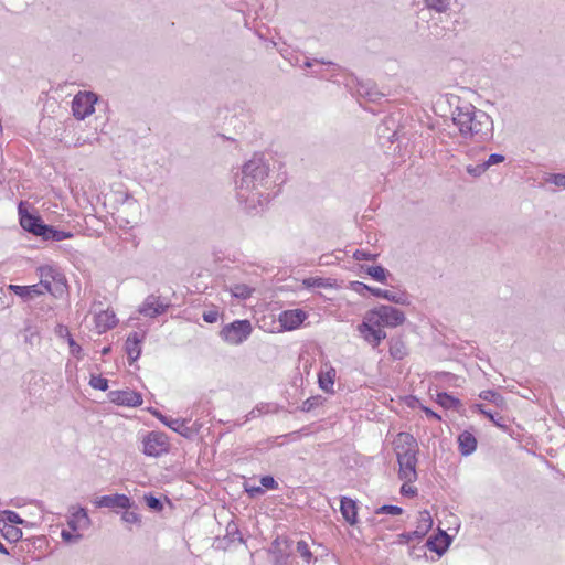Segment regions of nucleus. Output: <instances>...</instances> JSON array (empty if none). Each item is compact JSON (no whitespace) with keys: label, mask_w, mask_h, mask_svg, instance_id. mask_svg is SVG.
I'll list each match as a JSON object with an SVG mask.
<instances>
[{"label":"nucleus","mask_w":565,"mask_h":565,"mask_svg":"<svg viewBox=\"0 0 565 565\" xmlns=\"http://www.w3.org/2000/svg\"><path fill=\"white\" fill-rule=\"evenodd\" d=\"M250 417H255V411H250L249 414L247 415V419L250 418Z\"/></svg>","instance_id":"obj_64"},{"label":"nucleus","mask_w":565,"mask_h":565,"mask_svg":"<svg viewBox=\"0 0 565 565\" xmlns=\"http://www.w3.org/2000/svg\"><path fill=\"white\" fill-rule=\"evenodd\" d=\"M121 520L129 524H140L141 516L135 510H125L121 514Z\"/></svg>","instance_id":"obj_38"},{"label":"nucleus","mask_w":565,"mask_h":565,"mask_svg":"<svg viewBox=\"0 0 565 565\" xmlns=\"http://www.w3.org/2000/svg\"><path fill=\"white\" fill-rule=\"evenodd\" d=\"M67 524L73 532H76L78 529L88 527L90 525V519L86 509L78 508L75 512H73L67 520Z\"/></svg>","instance_id":"obj_21"},{"label":"nucleus","mask_w":565,"mask_h":565,"mask_svg":"<svg viewBox=\"0 0 565 565\" xmlns=\"http://www.w3.org/2000/svg\"><path fill=\"white\" fill-rule=\"evenodd\" d=\"M479 397L482 398L483 401L491 402V403H493L497 406H502L504 404L503 396L501 394L497 393L493 390L482 391L479 394Z\"/></svg>","instance_id":"obj_34"},{"label":"nucleus","mask_w":565,"mask_h":565,"mask_svg":"<svg viewBox=\"0 0 565 565\" xmlns=\"http://www.w3.org/2000/svg\"><path fill=\"white\" fill-rule=\"evenodd\" d=\"M401 493L404 494V495H415L416 494V489L413 488V487H409L407 484H403L402 488H401Z\"/></svg>","instance_id":"obj_58"},{"label":"nucleus","mask_w":565,"mask_h":565,"mask_svg":"<svg viewBox=\"0 0 565 565\" xmlns=\"http://www.w3.org/2000/svg\"><path fill=\"white\" fill-rule=\"evenodd\" d=\"M365 273L379 282H384L390 275V271L381 265L367 266Z\"/></svg>","instance_id":"obj_32"},{"label":"nucleus","mask_w":565,"mask_h":565,"mask_svg":"<svg viewBox=\"0 0 565 565\" xmlns=\"http://www.w3.org/2000/svg\"><path fill=\"white\" fill-rule=\"evenodd\" d=\"M422 409L425 413L426 417L433 418L436 420H441V416L439 414H437L436 412H434L431 408L423 406Z\"/></svg>","instance_id":"obj_55"},{"label":"nucleus","mask_w":565,"mask_h":565,"mask_svg":"<svg viewBox=\"0 0 565 565\" xmlns=\"http://www.w3.org/2000/svg\"><path fill=\"white\" fill-rule=\"evenodd\" d=\"M394 443L397 462L399 465V478L407 482L415 481L417 476V443L415 438L408 433H401Z\"/></svg>","instance_id":"obj_4"},{"label":"nucleus","mask_w":565,"mask_h":565,"mask_svg":"<svg viewBox=\"0 0 565 565\" xmlns=\"http://www.w3.org/2000/svg\"><path fill=\"white\" fill-rule=\"evenodd\" d=\"M89 385L95 390L105 392L108 390V380L102 375H92Z\"/></svg>","instance_id":"obj_35"},{"label":"nucleus","mask_w":565,"mask_h":565,"mask_svg":"<svg viewBox=\"0 0 565 565\" xmlns=\"http://www.w3.org/2000/svg\"><path fill=\"white\" fill-rule=\"evenodd\" d=\"M358 93L362 96L367 97L370 100H376L379 96H382V94H380L379 92L367 87L366 84H360Z\"/></svg>","instance_id":"obj_40"},{"label":"nucleus","mask_w":565,"mask_h":565,"mask_svg":"<svg viewBox=\"0 0 565 565\" xmlns=\"http://www.w3.org/2000/svg\"><path fill=\"white\" fill-rule=\"evenodd\" d=\"M0 522H8L11 525H24L28 521L23 520L15 511L4 510L1 512Z\"/></svg>","instance_id":"obj_33"},{"label":"nucleus","mask_w":565,"mask_h":565,"mask_svg":"<svg viewBox=\"0 0 565 565\" xmlns=\"http://www.w3.org/2000/svg\"><path fill=\"white\" fill-rule=\"evenodd\" d=\"M340 512L343 519L351 525L358 522V508L356 502L348 497H342L340 500Z\"/></svg>","instance_id":"obj_18"},{"label":"nucleus","mask_w":565,"mask_h":565,"mask_svg":"<svg viewBox=\"0 0 565 565\" xmlns=\"http://www.w3.org/2000/svg\"><path fill=\"white\" fill-rule=\"evenodd\" d=\"M504 160H505V157L503 154L492 153L489 156V158L486 161H483V163L487 166V169H489L490 167L501 163Z\"/></svg>","instance_id":"obj_48"},{"label":"nucleus","mask_w":565,"mask_h":565,"mask_svg":"<svg viewBox=\"0 0 565 565\" xmlns=\"http://www.w3.org/2000/svg\"><path fill=\"white\" fill-rule=\"evenodd\" d=\"M477 438L475 435L468 430L462 431L458 436V449L459 452L467 457L470 456L477 449Z\"/></svg>","instance_id":"obj_19"},{"label":"nucleus","mask_w":565,"mask_h":565,"mask_svg":"<svg viewBox=\"0 0 565 565\" xmlns=\"http://www.w3.org/2000/svg\"><path fill=\"white\" fill-rule=\"evenodd\" d=\"M372 295L377 298L386 299L393 303L397 305H409V297L405 292H395L391 290H385L381 288H375L372 290Z\"/></svg>","instance_id":"obj_22"},{"label":"nucleus","mask_w":565,"mask_h":565,"mask_svg":"<svg viewBox=\"0 0 565 565\" xmlns=\"http://www.w3.org/2000/svg\"><path fill=\"white\" fill-rule=\"evenodd\" d=\"M218 319V312L217 311H207L203 313V320L209 323L216 322Z\"/></svg>","instance_id":"obj_53"},{"label":"nucleus","mask_w":565,"mask_h":565,"mask_svg":"<svg viewBox=\"0 0 565 565\" xmlns=\"http://www.w3.org/2000/svg\"><path fill=\"white\" fill-rule=\"evenodd\" d=\"M450 542V536L445 531L439 530L437 535H433L426 541L425 547L437 553L438 555H443L449 547Z\"/></svg>","instance_id":"obj_16"},{"label":"nucleus","mask_w":565,"mask_h":565,"mask_svg":"<svg viewBox=\"0 0 565 565\" xmlns=\"http://www.w3.org/2000/svg\"><path fill=\"white\" fill-rule=\"evenodd\" d=\"M454 125L460 136L476 142H486L493 138L494 125L492 118L483 110L471 104L457 106L451 113Z\"/></svg>","instance_id":"obj_3"},{"label":"nucleus","mask_w":565,"mask_h":565,"mask_svg":"<svg viewBox=\"0 0 565 565\" xmlns=\"http://www.w3.org/2000/svg\"><path fill=\"white\" fill-rule=\"evenodd\" d=\"M38 271L41 278L38 285H42L44 294L52 292V281L62 282L64 280L63 275L54 266H40Z\"/></svg>","instance_id":"obj_15"},{"label":"nucleus","mask_w":565,"mask_h":565,"mask_svg":"<svg viewBox=\"0 0 565 565\" xmlns=\"http://www.w3.org/2000/svg\"><path fill=\"white\" fill-rule=\"evenodd\" d=\"M226 289L231 292L232 297L245 300L250 297L253 292V288L245 284H235L230 287H226Z\"/></svg>","instance_id":"obj_31"},{"label":"nucleus","mask_w":565,"mask_h":565,"mask_svg":"<svg viewBox=\"0 0 565 565\" xmlns=\"http://www.w3.org/2000/svg\"><path fill=\"white\" fill-rule=\"evenodd\" d=\"M269 553L276 555V564H278L280 562V558L284 557V554L282 552L280 551V537L277 536L273 543H271V546L269 548Z\"/></svg>","instance_id":"obj_45"},{"label":"nucleus","mask_w":565,"mask_h":565,"mask_svg":"<svg viewBox=\"0 0 565 565\" xmlns=\"http://www.w3.org/2000/svg\"><path fill=\"white\" fill-rule=\"evenodd\" d=\"M433 518L427 510L420 511L417 516V525L412 535L422 540L431 529Z\"/></svg>","instance_id":"obj_20"},{"label":"nucleus","mask_w":565,"mask_h":565,"mask_svg":"<svg viewBox=\"0 0 565 565\" xmlns=\"http://www.w3.org/2000/svg\"><path fill=\"white\" fill-rule=\"evenodd\" d=\"M436 403L446 409L458 411L461 407L460 399L446 392L437 393Z\"/></svg>","instance_id":"obj_27"},{"label":"nucleus","mask_w":565,"mask_h":565,"mask_svg":"<svg viewBox=\"0 0 565 565\" xmlns=\"http://www.w3.org/2000/svg\"><path fill=\"white\" fill-rule=\"evenodd\" d=\"M350 288H351V290L355 291L356 294H359L361 296H365L366 292L372 294V290L375 289V287H370L366 284L361 282V281H352L350 284Z\"/></svg>","instance_id":"obj_41"},{"label":"nucleus","mask_w":565,"mask_h":565,"mask_svg":"<svg viewBox=\"0 0 565 565\" xmlns=\"http://www.w3.org/2000/svg\"><path fill=\"white\" fill-rule=\"evenodd\" d=\"M169 450V438L162 431H150L142 439V452L148 457L157 458L168 454Z\"/></svg>","instance_id":"obj_6"},{"label":"nucleus","mask_w":565,"mask_h":565,"mask_svg":"<svg viewBox=\"0 0 565 565\" xmlns=\"http://www.w3.org/2000/svg\"><path fill=\"white\" fill-rule=\"evenodd\" d=\"M145 501H146L147 505L156 512H160L163 509V503H162L161 499H159L152 494H146Z\"/></svg>","instance_id":"obj_39"},{"label":"nucleus","mask_w":565,"mask_h":565,"mask_svg":"<svg viewBox=\"0 0 565 565\" xmlns=\"http://www.w3.org/2000/svg\"><path fill=\"white\" fill-rule=\"evenodd\" d=\"M95 324L99 332L113 329L117 324L116 315L113 311H100L95 316Z\"/></svg>","instance_id":"obj_24"},{"label":"nucleus","mask_w":565,"mask_h":565,"mask_svg":"<svg viewBox=\"0 0 565 565\" xmlns=\"http://www.w3.org/2000/svg\"><path fill=\"white\" fill-rule=\"evenodd\" d=\"M98 96L93 92H79L72 100V111L76 119L84 120L95 111Z\"/></svg>","instance_id":"obj_7"},{"label":"nucleus","mask_w":565,"mask_h":565,"mask_svg":"<svg viewBox=\"0 0 565 565\" xmlns=\"http://www.w3.org/2000/svg\"><path fill=\"white\" fill-rule=\"evenodd\" d=\"M170 302L163 300L160 296L149 295L139 306L138 312L148 318H157L167 312Z\"/></svg>","instance_id":"obj_9"},{"label":"nucleus","mask_w":565,"mask_h":565,"mask_svg":"<svg viewBox=\"0 0 565 565\" xmlns=\"http://www.w3.org/2000/svg\"><path fill=\"white\" fill-rule=\"evenodd\" d=\"M321 404H322V397H321V396H319V395H318V396H311V397L307 398V399L302 403V405H301L300 409H301L302 412L308 413V412H310V411H312V409L317 408V407H318V406H320Z\"/></svg>","instance_id":"obj_36"},{"label":"nucleus","mask_w":565,"mask_h":565,"mask_svg":"<svg viewBox=\"0 0 565 565\" xmlns=\"http://www.w3.org/2000/svg\"><path fill=\"white\" fill-rule=\"evenodd\" d=\"M245 491L250 495V497H256V495H260L264 493V489L260 487V486H255V487H245Z\"/></svg>","instance_id":"obj_54"},{"label":"nucleus","mask_w":565,"mask_h":565,"mask_svg":"<svg viewBox=\"0 0 565 565\" xmlns=\"http://www.w3.org/2000/svg\"><path fill=\"white\" fill-rule=\"evenodd\" d=\"M42 238L44 241L61 242L73 237V233L57 230L54 226L45 225Z\"/></svg>","instance_id":"obj_25"},{"label":"nucleus","mask_w":565,"mask_h":565,"mask_svg":"<svg viewBox=\"0 0 565 565\" xmlns=\"http://www.w3.org/2000/svg\"><path fill=\"white\" fill-rule=\"evenodd\" d=\"M353 257L356 260H374L375 259L374 254H371L370 252L362 250V249H356L353 254Z\"/></svg>","instance_id":"obj_49"},{"label":"nucleus","mask_w":565,"mask_h":565,"mask_svg":"<svg viewBox=\"0 0 565 565\" xmlns=\"http://www.w3.org/2000/svg\"><path fill=\"white\" fill-rule=\"evenodd\" d=\"M108 398L111 403L120 406L136 407L142 404L141 394L131 390L110 391Z\"/></svg>","instance_id":"obj_12"},{"label":"nucleus","mask_w":565,"mask_h":565,"mask_svg":"<svg viewBox=\"0 0 565 565\" xmlns=\"http://www.w3.org/2000/svg\"><path fill=\"white\" fill-rule=\"evenodd\" d=\"M417 540L414 535H412V531L404 532L399 535V542L401 543H408L411 541Z\"/></svg>","instance_id":"obj_57"},{"label":"nucleus","mask_w":565,"mask_h":565,"mask_svg":"<svg viewBox=\"0 0 565 565\" xmlns=\"http://www.w3.org/2000/svg\"><path fill=\"white\" fill-rule=\"evenodd\" d=\"M66 333L71 354L79 359L82 353V347L78 343H76V341L73 339V337L70 334L67 330Z\"/></svg>","instance_id":"obj_43"},{"label":"nucleus","mask_w":565,"mask_h":565,"mask_svg":"<svg viewBox=\"0 0 565 565\" xmlns=\"http://www.w3.org/2000/svg\"><path fill=\"white\" fill-rule=\"evenodd\" d=\"M226 531H227V534L228 535H237V539L239 542H243V537L241 535V532L239 530L237 529L236 524L235 523H230L226 527Z\"/></svg>","instance_id":"obj_52"},{"label":"nucleus","mask_w":565,"mask_h":565,"mask_svg":"<svg viewBox=\"0 0 565 565\" xmlns=\"http://www.w3.org/2000/svg\"><path fill=\"white\" fill-rule=\"evenodd\" d=\"M312 74H313L315 76L323 77V75L321 74V72H320V71H317V70H313V71H312Z\"/></svg>","instance_id":"obj_62"},{"label":"nucleus","mask_w":565,"mask_h":565,"mask_svg":"<svg viewBox=\"0 0 565 565\" xmlns=\"http://www.w3.org/2000/svg\"><path fill=\"white\" fill-rule=\"evenodd\" d=\"M454 0H424V6L430 11L446 13L451 9Z\"/></svg>","instance_id":"obj_30"},{"label":"nucleus","mask_w":565,"mask_h":565,"mask_svg":"<svg viewBox=\"0 0 565 565\" xmlns=\"http://www.w3.org/2000/svg\"><path fill=\"white\" fill-rule=\"evenodd\" d=\"M307 317L301 309L285 310L280 312L278 321L284 330H295L303 323Z\"/></svg>","instance_id":"obj_14"},{"label":"nucleus","mask_w":565,"mask_h":565,"mask_svg":"<svg viewBox=\"0 0 565 565\" xmlns=\"http://www.w3.org/2000/svg\"><path fill=\"white\" fill-rule=\"evenodd\" d=\"M109 352H110V347H105V348H103V350H102V354H103V355H106V354H108Z\"/></svg>","instance_id":"obj_60"},{"label":"nucleus","mask_w":565,"mask_h":565,"mask_svg":"<svg viewBox=\"0 0 565 565\" xmlns=\"http://www.w3.org/2000/svg\"><path fill=\"white\" fill-rule=\"evenodd\" d=\"M315 64H321V65H328V66H335L334 63L332 62H324V61H318V60H310L308 57H306L305 62H303V66L305 67H312Z\"/></svg>","instance_id":"obj_51"},{"label":"nucleus","mask_w":565,"mask_h":565,"mask_svg":"<svg viewBox=\"0 0 565 565\" xmlns=\"http://www.w3.org/2000/svg\"><path fill=\"white\" fill-rule=\"evenodd\" d=\"M335 376H337L335 369L331 365H327L326 370H322L319 373V376H318L319 387L327 393L333 392Z\"/></svg>","instance_id":"obj_23"},{"label":"nucleus","mask_w":565,"mask_h":565,"mask_svg":"<svg viewBox=\"0 0 565 565\" xmlns=\"http://www.w3.org/2000/svg\"><path fill=\"white\" fill-rule=\"evenodd\" d=\"M297 552L305 561H311L312 553L310 552L309 545L305 541L301 540L297 543Z\"/></svg>","instance_id":"obj_42"},{"label":"nucleus","mask_w":565,"mask_h":565,"mask_svg":"<svg viewBox=\"0 0 565 565\" xmlns=\"http://www.w3.org/2000/svg\"><path fill=\"white\" fill-rule=\"evenodd\" d=\"M252 331L253 327L249 320H235L222 328L220 337L228 344L239 345L250 337Z\"/></svg>","instance_id":"obj_5"},{"label":"nucleus","mask_w":565,"mask_h":565,"mask_svg":"<svg viewBox=\"0 0 565 565\" xmlns=\"http://www.w3.org/2000/svg\"><path fill=\"white\" fill-rule=\"evenodd\" d=\"M18 211L21 227L33 235L42 237L44 233L43 227L46 225L43 223L42 218L39 215L30 213L24 207L23 202L19 203Z\"/></svg>","instance_id":"obj_8"},{"label":"nucleus","mask_w":565,"mask_h":565,"mask_svg":"<svg viewBox=\"0 0 565 565\" xmlns=\"http://www.w3.org/2000/svg\"><path fill=\"white\" fill-rule=\"evenodd\" d=\"M61 536L65 542H68V543L77 542L82 537L81 534H78V533L74 534L67 530H62Z\"/></svg>","instance_id":"obj_50"},{"label":"nucleus","mask_w":565,"mask_h":565,"mask_svg":"<svg viewBox=\"0 0 565 565\" xmlns=\"http://www.w3.org/2000/svg\"><path fill=\"white\" fill-rule=\"evenodd\" d=\"M0 532L2 536L12 543H15L22 537V530L8 522H0Z\"/></svg>","instance_id":"obj_28"},{"label":"nucleus","mask_w":565,"mask_h":565,"mask_svg":"<svg viewBox=\"0 0 565 565\" xmlns=\"http://www.w3.org/2000/svg\"><path fill=\"white\" fill-rule=\"evenodd\" d=\"M388 352L394 360H403L408 354L407 347L401 338L390 340Z\"/></svg>","instance_id":"obj_26"},{"label":"nucleus","mask_w":565,"mask_h":565,"mask_svg":"<svg viewBox=\"0 0 565 565\" xmlns=\"http://www.w3.org/2000/svg\"><path fill=\"white\" fill-rule=\"evenodd\" d=\"M9 289L23 300H31L35 297L44 295V290L42 289V285H30V286H19V285H10Z\"/></svg>","instance_id":"obj_17"},{"label":"nucleus","mask_w":565,"mask_h":565,"mask_svg":"<svg viewBox=\"0 0 565 565\" xmlns=\"http://www.w3.org/2000/svg\"><path fill=\"white\" fill-rule=\"evenodd\" d=\"M269 160L263 153H255L242 167L241 178L236 180L237 199L248 211L256 210L268 202L267 189Z\"/></svg>","instance_id":"obj_1"},{"label":"nucleus","mask_w":565,"mask_h":565,"mask_svg":"<svg viewBox=\"0 0 565 565\" xmlns=\"http://www.w3.org/2000/svg\"><path fill=\"white\" fill-rule=\"evenodd\" d=\"M96 508H108L113 510H129L136 508L135 502L126 494L115 493L98 497L94 500Z\"/></svg>","instance_id":"obj_10"},{"label":"nucleus","mask_w":565,"mask_h":565,"mask_svg":"<svg viewBox=\"0 0 565 565\" xmlns=\"http://www.w3.org/2000/svg\"><path fill=\"white\" fill-rule=\"evenodd\" d=\"M547 182L565 189V173H553L546 179Z\"/></svg>","instance_id":"obj_46"},{"label":"nucleus","mask_w":565,"mask_h":565,"mask_svg":"<svg viewBox=\"0 0 565 565\" xmlns=\"http://www.w3.org/2000/svg\"><path fill=\"white\" fill-rule=\"evenodd\" d=\"M396 132L393 131L392 135L387 136V139L393 142V138L395 137Z\"/></svg>","instance_id":"obj_63"},{"label":"nucleus","mask_w":565,"mask_h":565,"mask_svg":"<svg viewBox=\"0 0 565 565\" xmlns=\"http://www.w3.org/2000/svg\"><path fill=\"white\" fill-rule=\"evenodd\" d=\"M0 553L4 554V555H9V551L1 542H0Z\"/></svg>","instance_id":"obj_59"},{"label":"nucleus","mask_w":565,"mask_h":565,"mask_svg":"<svg viewBox=\"0 0 565 565\" xmlns=\"http://www.w3.org/2000/svg\"><path fill=\"white\" fill-rule=\"evenodd\" d=\"M467 172L472 177H480L488 169L487 166L482 162L476 166L469 164L466 168Z\"/></svg>","instance_id":"obj_44"},{"label":"nucleus","mask_w":565,"mask_h":565,"mask_svg":"<svg viewBox=\"0 0 565 565\" xmlns=\"http://www.w3.org/2000/svg\"><path fill=\"white\" fill-rule=\"evenodd\" d=\"M153 415L167 427L178 433L179 435L185 438H192L194 435V430L188 425L190 419L184 418H173L170 416H166L159 412H153Z\"/></svg>","instance_id":"obj_11"},{"label":"nucleus","mask_w":565,"mask_h":565,"mask_svg":"<svg viewBox=\"0 0 565 565\" xmlns=\"http://www.w3.org/2000/svg\"><path fill=\"white\" fill-rule=\"evenodd\" d=\"M386 125H387V121H384L382 125H380L377 127V132H381L383 130V128L386 127Z\"/></svg>","instance_id":"obj_61"},{"label":"nucleus","mask_w":565,"mask_h":565,"mask_svg":"<svg viewBox=\"0 0 565 565\" xmlns=\"http://www.w3.org/2000/svg\"><path fill=\"white\" fill-rule=\"evenodd\" d=\"M260 487L275 490L278 488V482L274 479L273 476H263L260 478Z\"/></svg>","instance_id":"obj_47"},{"label":"nucleus","mask_w":565,"mask_h":565,"mask_svg":"<svg viewBox=\"0 0 565 565\" xmlns=\"http://www.w3.org/2000/svg\"><path fill=\"white\" fill-rule=\"evenodd\" d=\"M376 514H391V515H399L403 513V509L398 505L393 504H384L375 510Z\"/></svg>","instance_id":"obj_37"},{"label":"nucleus","mask_w":565,"mask_h":565,"mask_svg":"<svg viewBox=\"0 0 565 565\" xmlns=\"http://www.w3.org/2000/svg\"><path fill=\"white\" fill-rule=\"evenodd\" d=\"M405 320L406 317L402 310L391 305H380L365 312L356 330L367 344L377 348L386 338V332L382 330V327L396 328L402 326Z\"/></svg>","instance_id":"obj_2"},{"label":"nucleus","mask_w":565,"mask_h":565,"mask_svg":"<svg viewBox=\"0 0 565 565\" xmlns=\"http://www.w3.org/2000/svg\"><path fill=\"white\" fill-rule=\"evenodd\" d=\"M146 338V331L131 332L125 342V351L127 353L129 364L135 363L141 355V343Z\"/></svg>","instance_id":"obj_13"},{"label":"nucleus","mask_w":565,"mask_h":565,"mask_svg":"<svg viewBox=\"0 0 565 565\" xmlns=\"http://www.w3.org/2000/svg\"><path fill=\"white\" fill-rule=\"evenodd\" d=\"M425 548H426L425 545H423L418 548L413 547L412 551L409 552V554L414 558H420L422 556L426 555Z\"/></svg>","instance_id":"obj_56"},{"label":"nucleus","mask_w":565,"mask_h":565,"mask_svg":"<svg viewBox=\"0 0 565 565\" xmlns=\"http://www.w3.org/2000/svg\"><path fill=\"white\" fill-rule=\"evenodd\" d=\"M472 408L489 418L498 428L502 429L503 431L509 430V426L507 425L504 417L497 416L493 413L487 411L482 404H475Z\"/></svg>","instance_id":"obj_29"}]
</instances>
